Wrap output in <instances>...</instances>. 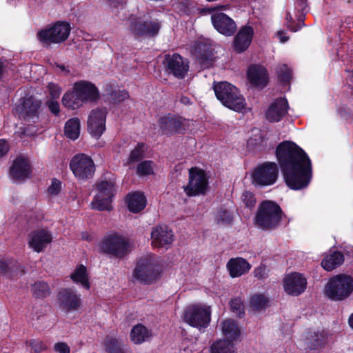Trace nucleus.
Returning a JSON list of instances; mask_svg holds the SVG:
<instances>
[{
  "instance_id": "obj_1",
  "label": "nucleus",
  "mask_w": 353,
  "mask_h": 353,
  "mask_svg": "<svg viewBox=\"0 0 353 353\" xmlns=\"http://www.w3.org/2000/svg\"><path fill=\"white\" fill-rule=\"evenodd\" d=\"M276 157L290 189L299 190L308 186L312 178V165L303 149L292 141H283L277 146Z\"/></svg>"
},
{
  "instance_id": "obj_2",
  "label": "nucleus",
  "mask_w": 353,
  "mask_h": 353,
  "mask_svg": "<svg viewBox=\"0 0 353 353\" xmlns=\"http://www.w3.org/2000/svg\"><path fill=\"white\" fill-rule=\"evenodd\" d=\"M212 307L201 302L188 305L181 315L182 320L189 325L199 330L208 327L211 321Z\"/></svg>"
},
{
  "instance_id": "obj_3",
  "label": "nucleus",
  "mask_w": 353,
  "mask_h": 353,
  "mask_svg": "<svg viewBox=\"0 0 353 353\" xmlns=\"http://www.w3.org/2000/svg\"><path fill=\"white\" fill-rule=\"evenodd\" d=\"M283 212L280 206L275 202H262L254 217V224L259 228L268 230L276 228L282 219Z\"/></svg>"
},
{
  "instance_id": "obj_4",
  "label": "nucleus",
  "mask_w": 353,
  "mask_h": 353,
  "mask_svg": "<svg viewBox=\"0 0 353 353\" xmlns=\"http://www.w3.org/2000/svg\"><path fill=\"white\" fill-rule=\"evenodd\" d=\"M213 88L217 99L225 106L236 112L245 109V99L235 86L225 81L215 83Z\"/></svg>"
},
{
  "instance_id": "obj_5",
  "label": "nucleus",
  "mask_w": 353,
  "mask_h": 353,
  "mask_svg": "<svg viewBox=\"0 0 353 353\" xmlns=\"http://www.w3.org/2000/svg\"><path fill=\"white\" fill-rule=\"evenodd\" d=\"M353 292V278L346 274L332 277L325 288V295L334 301L345 299Z\"/></svg>"
},
{
  "instance_id": "obj_6",
  "label": "nucleus",
  "mask_w": 353,
  "mask_h": 353,
  "mask_svg": "<svg viewBox=\"0 0 353 353\" xmlns=\"http://www.w3.org/2000/svg\"><path fill=\"white\" fill-rule=\"evenodd\" d=\"M161 272V266L159 258L150 254L139 260L133 276L137 280L147 283L156 279Z\"/></svg>"
},
{
  "instance_id": "obj_7",
  "label": "nucleus",
  "mask_w": 353,
  "mask_h": 353,
  "mask_svg": "<svg viewBox=\"0 0 353 353\" xmlns=\"http://www.w3.org/2000/svg\"><path fill=\"white\" fill-rule=\"evenodd\" d=\"M125 25L130 33L137 38L154 37L158 34L161 28L158 21H148L145 16L137 15H131Z\"/></svg>"
},
{
  "instance_id": "obj_8",
  "label": "nucleus",
  "mask_w": 353,
  "mask_h": 353,
  "mask_svg": "<svg viewBox=\"0 0 353 353\" xmlns=\"http://www.w3.org/2000/svg\"><path fill=\"white\" fill-rule=\"evenodd\" d=\"M115 192L114 182L101 181L97 183V194L90 203L93 210L110 211L112 209V198Z\"/></svg>"
},
{
  "instance_id": "obj_9",
  "label": "nucleus",
  "mask_w": 353,
  "mask_h": 353,
  "mask_svg": "<svg viewBox=\"0 0 353 353\" xmlns=\"http://www.w3.org/2000/svg\"><path fill=\"white\" fill-rule=\"evenodd\" d=\"M208 188V177L205 171L198 167L189 169L188 183L183 187L185 194L196 196L205 194Z\"/></svg>"
},
{
  "instance_id": "obj_10",
  "label": "nucleus",
  "mask_w": 353,
  "mask_h": 353,
  "mask_svg": "<svg viewBox=\"0 0 353 353\" xmlns=\"http://www.w3.org/2000/svg\"><path fill=\"white\" fill-rule=\"evenodd\" d=\"M70 30L71 28L68 23L57 22L52 26L39 31L37 33V38L43 45L59 43L68 39Z\"/></svg>"
},
{
  "instance_id": "obj_11",
  "label": "nucleus",
  "mask_w": 353,
  "mask_h": 353,
  "mask_svg": "<svg viewBox=\"0 0 353 353\" xmlns=\"http://www.w3.org/2000/svg\"><path fill=\"white\" fill-rule=\"evenodd\" d=\"M70 168L79 180H88L92 178L95 172V165L92 158L85 154H78L72 157Z\"/></svg>"
},
{
  "instance_id": "obj_12",
  "label": "nucleus",
  "mask_w": 353,
  "mask_h": 353,
  "mask_svg": "<svg viewBox=\"0 0 353 353\" xmlns=\"http://www.w3.org/2000/svg\"><path fill=\"white\" fill-rule=\"evenodd\" d=\"M279 174L277 165L274 162H266L256 168L252 174L253 183L268 186L274 184Z\"/></svg>"
},
{
  "instance_id": "obj_13",
  "label": "nucleus",
  "mask_w": 353,
  "mask_h": 353,
  "mask_svg": "<svg viewBox=\"0 0 353 353\" xmlns=\"http://www.w3.org/2000/svg\"><path fill=\"white\" fill-rule=\"evenodd\" d=\"M159 125L163 134L171 136L184 133L189 127V121L180 116L168 114L159 119Z\"/></svg>"
},
{
  "instance_id": "obj_14",
  "label": "nucleus",
  "mask_w": 353,
  "mask_h": 353,
  "mask_svg": "<svg viewBox=\"0 0 353 353\" xmlns=\"http://www.w3.org/2000/svg\"><path fill=\"white\" fill-rule=\"evenodd\" d=\"M107 114L105 108H97L90 111L87 121V129L92 137L98 139L105 131Z\"/></svg>"
},
{
  "instance_id": "obj_15",
  "label": "nucleus",
  "mask_w": 353,
  "mask_h": 353,
  "mask_svg": "<svg viewBox=\"0 0 353 353\" xmlns=\"http://www.w3.org/2000/svg\"><path fill=\"white\" fill-rule=\"evenodd\" d=\"M101 249L104 252L121 257L128 252V244L125 239L121 236L111 234L101 242Z\"/></svg>"
},
{
  "instance_id": "obj_16",
  "label": "nucleus",
  "mask_w": 353,
  "mask_h": 353,
  "mask_svg": "<svg viewBox=\"0 0 353 353\" xmlns=\"http://www.w3.org/2000/svg\"><path fill=\"white\" fill-rule=\"evenodd\" d=\"M41 101L32 97L24 98L14 109V114L20 119L28 120L38 116Z\"/></svg>"
},
{
  "instance_id": "obj_17",
  "label": "nucleus",
  "mask_w": 353,
  "mask_h": 353,
  "mask_svg": "<svg viewBox=\"0 0 353 353\" xmlns=\"http://www.w3.org/2000/svg\"><path fill=\"white\" fill-rule=\"evenodd\" d=\"M163 63L169 72L178 78H183L189 70L188 61L179 54H166Z\"/></svg>"
},
{
  "instance_id": "obj_18",
  "label": "nucleus",
  "mask_w": 353,
  "mask_h": 353,
  "mask_svg": "<svg viewBox=\"0 0 353 353\" xmlns=\"http://www.w3.org/2000/svg\"><path fill=\"white\" fill-rule=\"evenodd\" d=\"M151 241L154 248H168L174 241V233L166 225H157L152 230Z\"/></svg>"
},
{
  "instance_id": "obj_19",
  "label": "nucleus",
  "mask_w": 353,
  "mask_h": 353,
  "mask_svg": "<svg viewBox=\"0 0 353 353\" xmlns=\"http://www.w3.org/2000/svg\"><path fill=\"white\" fill-rule=\"evenodd\" d=\"M60 307L65 311L77 310L81 306V295L70 288H64L58 294Z\"/></svg>"
},
{
  "instance_id": "obj_20",
  "label": "nucleus",
  "mask_w": 353,
  "mask_h": 353,
  "mask_svg": "<svg viewBox=\"0 0 353 353\" xmlns=\"http://www.w3.org/2000/svg\"><path fill=\"white\" fill-rule=\"evenodd\" d=\"M306 286V279L300 273L289 274L285 276L283 280L284 290L290 295H299L304 292Z\"/></svg>"
},
{
  "instance_id": "obj_21",
  "label": "nucleus",
  "mask_w": 353,
  "mask_h": 353,
  "mask_svg": "<svg viewBox=\"0 0 353 353\" xmlns=\"http://www.w3.org/2000/svg\"><path fill=\"white\" fill-rule=\"evenodd\" d=\"M214 27L219 32L225 36H231L236 31L234 21L222 12H214L211 16Z\"/></svg>"
},
{
  "instance_id": "obj_22",
  "label": "nucleus",
  "mask_w": 353,
  "mask_h": 353,
  "mask_svg": "<svg viewBox=\"0 0 353 353\" xmlns=\"http://www.w3.org/2000/svg\"><path fill=\"white\" fill-rule=\"evenodd\" d=\"M73 88L84 103L96 101L99 97L98 89L90 81L84 80L77 81L73 84Z\"/></svg>"
},
{
  "instance_id": "obj_23",
  "label": "nucleus",
  "mask_w": 353,
  "mask_h": 353,
  "mask_svg": "<svg viewBox=\"0 0 353 353\" xmlns=\"http://www.w3.org/2000/svg\"><path fill=\"white\" fill-rule=\"evenodd\" d=\"M31 167L28 159L21 157H17L10 169L12 179L16 181H23L30 176Z\"/></svg>"
},
{
  "instance_id": "obj_24",
  "label": "nucleus",
  "mask_w": 353,
  "mask_h": 353,
  "mask_svg": "<svg viewBox=\"0 0 353 353\" xmlns=\"http://www.w3.org/2000/svg\"><path fill=\"white\" fill-rule=\"evenodd\" d=\"M52 240L51 234L42 229L32 232L30 235L28 245L34 252H42Z\"/></svg>"
},
{
  "instance_id": "obj_25",
  "label": "nucleus",
  "mask_w": 353,
  "mask_h": 353,
  "mask_svg": "<svg viewBox=\"0 0 353 353\" xmlns=\"http://www.w3.org/2000/svg\"><path fill=\"white\" fill-rule=\"evenodd\" d=\"M288 104L284 98L274 100L265 112L267 120L270 122H277L282 119L288 112Z\"/></svg>"
},
{
  "instance_id": "obj_26",
  "label": "nucleus",
  "mask_w": 353,
  "mask_h": 353,
  "mask_svg": "<svg viewBox=\"0 0 353 353\" xmlns=\"http://www.w3.org/2000/svg\"><path fill=\"white\" fill-rule=\"evenodd\" d=\"M254 35L253 28L249 26L242 27L234 39V48L238 52L245 50L250 45Z\"/></svg>"
},
{
  "instance_id": "obj_27",
  "label": "nucleus",
  "mask_w": 353,
  "mask_h": 353,
  "mask_svg": "<svg viewBox=\"0 0 353 353\" xmlns=\"http://www.w3.org/2000/svg\"><path fill=\"white\" fill-rule=\"evenodd\" d=\"M248 79L253 85L263 88L268 83V74L265 68L261 65H252L247 72Z\"/></svg>"
},
{
  "instance_id": "obj_28",
  "label": "nucleus",
  "mask_w": 353,
  "mask_h": 353,
  "mask_svg": "<svg viewBox=\"0 0 353 353\" xmlns=\"http://www.w3.org/2000/svg\"><path fill=\"white\" fill-rule=\"evenodd\" d=\"M221 333L225 340L234 343L241 336V329L237 323L232 319H226L221 324Z\"/></svg>"
},
{
  "instance_id": "obj_29",
  "label": "nucleus",
  "mask_w": 353,
  "mask_h": 353,
  "mask_svg": "<svg viewBox=\"0 0 353 353\" xmlns=\"http://www.w3.org/2000/svg\"><path fill=\"white\" fill-rule=\"evenodd\" d=\"M126 203L131 212L138 213L145 208L147 199L143 193L134 192L129 193L126 196Z\"/></svg>"
},
{
  "instance_id": "obj_30",
  "label": "nucleus",
  "mask_w": 353,
  "mask_h": 353,
  "mask_svg": "<svg viewBox=\"0 0 353 353\" xmlns=\"http://www.w3.org/2000/svg\"><path fill=\"white\" fill-rule=\"evenodd\" d=\"M227 268L232 277H238L248 272L251 265L244 259L238 257L230 259Z\"/></svg>"
},
{
  "instance_id": "obj_31",
  "label": "nucleus",
  "mask_w": 353,
  "mask_h": 353,
  "mask_svg": "<svg viewBox=\"0 0 353 353\" xmlns=\"http://www.w3.org/2000/svg\"><path fill=\"white\" fill-rule=\"evenodd\" d=\"M70 276L76 284L81 285L86 290L90 288V276L86 266L82 264L77 265Z\"/></svg>"
},
{
  "instance_id": "obj_32",
  "label": "nucleus",
  "mask_w": 353,
  "mask_h": 353,
  "mask_svg": "<svg viewBox=\"0 0 353 353\" xmlns=\"http://www.w3.org/2000/svg\"><path fill=\"white\" fill-rule=\"evenodd\" d=\"M327 341V334L323 330L310 332L306 337V344L310 350H316L323 346Z\"/></svg>"
},
{
  "instance_id": "obj_33",
  "label": "nucleus",
  "mask_w": 353,
  "mask_h": 353,
  "mask_svg": "<svg viewBox=\"0 0 353 353\" xmlns=\"http://www.w3.org/2000/svg\"><path fill=\"white\" fill-rule=\"evenodd\" d=\"M344 261L343 255L340 252H333L326 254L321 261V266L327 271H332L341 265Z\"/></svg>"
},
{
  "instance_id": "obj_34",
  "label": "nucleus",
  "mask_w": 353,
  "mask_h": 353,
  "mask_svg": "<svg viewBox=\"0 0 353 353\" xmlns=\"http://www.w3.org/2000/svg\"><path fill=\"white\" fill-rule=\"evenodd\" d=\"M63 105L70 110H77L81 108L84 103L77 92L72 88V90L66 92L62 97Z\"/></svg>"
},
{
  "instance_id": "obj_35",
  "label": "nucleus",
  "mask_w": 353,
  "mask_h": 353,
  "mask_svg": "<svg viewBox=\"0 0 353 353\" xmlns=\"http://www.w3.org/2000/svg\"><path fill=\"white\" fill-rule=\"evenodd\" d=\"M151 336V331L142 324L134 325L130 332V339L135 344H141Z\"/></svg>"
},
{
  "instance_id": "obj_36",
  "label": "nucleus",
  "mask_w": 353,
  "mask_h": 353,
  "mask_svg": "<svg viewBox=\"0 0 353 353\" xmlns=\"http://www.w3.org/2000/svg\"><path fill=\"white\" fill-rule=\"evenodd\" d=\"M234 343L225 339H218L210 347V353H236Z\"/></svg>"
},
{
  "instance_id": "obj_37",
  "label": "nucleus",
  "mask_w": 353,
  "mask_h": 353,
  "mask_svg": "<svg viewBox=\"0 0 353 353\" xmlns=\"http://www.w3.org/2000/svg\"><path fill=\"white\" fill-rule=\"evenodd\" d=\"M64 134L72 140L78 139L80 134V120L77 117L69 119L65 124Z\"/></svg>"
},
{
  "instance_id": "obj_38",
  "label": "nucleus",
  "mask_w": 353,
  "mask_h": 353,
  "mask_svg": "<svg viewBox=\"0 0 353 353\" xmlns=\"http://www.w3.org/2000/svg\"><path fill=\"white\" fill-rule=\"evenodd\" d=\"M194 53L198 57L200 63L205 66H207V64L205 65V61L208 60L211 61L213 56L210 48L203 43H198L195 46Z\"/></svg>"
},
{
  "instance_id": "obj_39",
  "label": "nucleus",
  "mask_w": 353,
  "mask_h": 353,
  "mask_svg": "<svg viewBox=\"0 0 353 353\" xmlns=\"http://www.w3.org/2000/svg\"><path fill=\"white\" fill-rule=\"evenodd\" d=\"M103 348L106 353H122L121 343L112 336L105 338Z\"/></svg>"
},
{
  "instance_id": "obj_40",
  "label": "nucleus",
  "mask_w": 353,
  "mask_h": 353,
  "mask_svg": "<svg viewBox=\"0 0 353 353\" xmlns=\"http://www.w3.org/2000/svg\"><path fill=\"white\" fill-rule=\"evenodd\" d=\"M250 305L253 310H261L268 305V299L263 294H256L251 297Z\"/></svg>"
},
{
  "instance_id": "obj_41",
  "label": "nucleus",
  "mask_w": 353,
  "mask_h": 353,
  "mask_svg": "<svg viewBox=\"0 0 353 353\" xmlns=\"http://www.w3.org/2000/svg\"><path fill=\"white\" fill-rule=\"evenodd\" d=\"M145 145L143 143H139L136 148L131 152L128 163L130 164L138 161L144 157Z\"/></svg>"
},
{
  "instance_id": "obj_42",
  "label": "nucleus",
  "mask_w": 353,
  "mask_h": 353,
  "mask_svg": "<svg viewBox=\"0 0 353 353\" xmlns=\"http://www.w3.org/2000/svg\"><path fill=\"white\" fill-rule=\"evenodd\" d=\"M32 292L37 297H44L50 294V288L45 282H37L32 286Z\"/></svg>"
},
{
  "instance_id": "obj_43",
  "label": "nucleus",
  "mask_w": 353,
  "mask_h": 353,
  "mask_svg": "<svg viewBox=\"0 0 353 353\" xmlns=\"http://www.w3.org/2000/svg\"><path fill=\"white\" fill-rule=\"evenodd\" d=\"M137 174L139 176H145L153 174V162L152 161H144L137 166Z\"/></svg>"
},
{
  "instance_id": "obj_44",
  "label": "nucleus",
  "mask_w": 353,
  "mask_h": 353,
  "mask_svg": "<svg viewBox=\"0 0 353 353\" xmlns=\"http://www.w3.org/2000/svg\"><path fill=\"white\" fill-rule=\"evenodd\" d=\"M241 200L246 208L252 209L255 207L256 200L254 194L250 192H245L241 196Z\"/></svg>"
},
{
  "instance_id": "obj_45",
  "label": "nucleus",
  "mask_w": 353,
  "mask_h": 353,
  "mask_svg": "<svg viewBox=\"0 0 353 353\" xmlns=\"http://www.w3.org/2000/svg\"><path fill=\"white\" fill-rule=\"evenodd\" d=\"M47 90L50 99H59L62 92L61 88L58 84L52 82L48 84Z\"/></svg>"
},
{
  "instance_id": "obj_46",
  "label": "nucleus",
  "mask_w": 353,
  "mask_h": 353,
  "mask_svg": "<svg viewBox=\"0 0 353 353\" xmlns=\"http://www.w3.org/2000/svg\"><path fill=\"white\" fill-rule=\"evenodd\" d=\"M230 308L239 316L244 314V306L241 299L236 298L231 300Z\"/></svg>"
},
{
  "instance_id": "obj_47",
  "label": "nucleus",
  "mask_w": 353,
  "mask_h": 353,
  "mask_svg": "<svg viewBox=\"0 0 353 353\" xmlns=\"http://www.w3.org/2000/svg\"><path fill=\"white\" fill-rule=\"evenodd\" d=\"M216 220L219 224L225 225L229 224L232 221V215L229 211H221L216 215Z\"/></svg>"
},
{
  "instance_id": "obj_48",
  "label": "nucleus",
  "mask_w": 353,
  "mask_h": 353,
  "mask_svg": "<svg viewBox=\"0 0 353 353\" xmlns=\"http://www.w3.org/2000/svg\"><path fill=\"white\" fill-rule=\"evenodd\" d=\"M61 189V183L57 179H53L52 183L48 188V192L50 195H57Z\"/></svg>"
},
{
  "instance_id": "obj_49",
  "label": "nucleus",
  "mask_w": 353,
  "mask_h": 353,
  "mask_svg": "<svg viewBox=\"0 0 353 353\" xmlns=\"http://www.w3.org/2000/svg\"><path fill=\"white\" fill-rule=\"evenodd\" d=\"M129 98L128 92L123 90L115 92L112 94V99L115 103L123 101Z\"/></svg>"
},
{
  "instance_id": "obj_50",
  "label": "nucleus",
  "mask_w": 353,
  "mask_h": 353,
  "mask_svg": "<svg viewBox=\"0 0 353 353\" xmlns=\"http://www.w3.org/2000/svg\"><path fill=\"white\" fill-rule=\"evenodd\" d=\"M277 72L280 78L283 81L288 80L290 77V70L288 66L285 64L279 66Z\"/></svg>"
},
{
  "instance_id": "obj_51",
  "label": "nucleus",
  "mask_w": 353,
  "mask_h": 353,
  "mask_svg": "<svg viewBox=\"0 0 353 353\" xmlns=\"http://www.w3.org/2000/svg\"><path fill=\"white\" fill-rule=\"evenodd\" d=\"M47 105L50 111L55 114L58 115L60 112V105L57 99H50L47 101Z\"/></svg>"
},
{
  "instance_id": "obj_52",
  "label": "nucleus",
  "mask_w": 353,
  "mask_h": 353,
  "mask_svg": "<svg viewBox=\"0 0 353 353\" xmlns=\"http://www.w3.org/2000/svg\"><path fill=\"white\" fill-rule=\"evenodd\" d=\"M54 350L57 353H70V348L65 343L63 342L57 343L54 346Z\"/></svg>"
},
{
  "instance_id": "obj_53",
  "label": "nucleus",
  "mask_w": 353,
  "mask_h": 353,
  "mask_svg": "<svg viewBox=\"0 0 353 353\" xmlns=\"http://www.w3.org/2000/svg\"><path fill=\"white\" fill-rule=\"evenodd\" d=\"M31 347L36 352H40L47 348V346L41 341H34L31 342Z\"/></svg>"
},
{
  "instance_id": "obj_54",
  "label": "nucleus",
  "mask_w": 353,
  "mask_h": 353,
  "mask_svg": "<svg viewBox=\"0 0 353 353\" xmlns=\"http://www.w3.org/2000/svg\"><path fill=\"white\" fill-rule=\"evenodd\" d=\"M254 276L258 279H263L266 275V268L264 266H259L254 270Z\"/></svg>"
},
{
  "instance_id": "obj_55",
  "label": "nucleus",
  "mask_w": 353,
  "mask_h": 353,
  "mask_svg": "<svg viewBox=\"0 0 353 353\" xmlns=\"http://www.w3.org/2000/svg\"><path fill=\"white\" fill-rule=\"evenodd\" d=\"M9 150V145L5 140H0V157L5 155Z\"/></svg>"
},
{
  "instance_id": "obj_56",
  "label": "nucleus",
  "mask_w": 353,
  "mask_h": 353,
  "mask_svg": "<svg viewBox=\"0 0 353 353\" xmlns=\"http://www.w3.org/2000/svg\"><path fill=\"white\" fill-rule=\"evenodd\" d=\"M277 37L279 38L280 42L285 43L288 41V37H287L286 33L283 31H279L276 34Z\"/></svg>"
},
{
  "instance_id": "obj_57",
  "label": "nucleus",
  "mask_w": 353,
  "mask_h": 353,
  "mask_svg": "<svg viewBox=\"0 0 353 353\" xmlns=\"http://www.w3.org/2000/svg\"><path fill=\"white\" fill-rule=\"evenodd\" d=\"M228 6L226 5H224V6H218V7H212L210 8V10L211 12H215L217 10H226L228 8Z\"/></svg>"
},
{
  "instance_id": "obj_58",
  "label": "nucleus",
  "mask_w": 353,
  "mask_h": 353,
  "mask_svg": "<svg viewBox=\"0 0 353 353\" xmlns=\"http://www.w3.org/2000/svg\"><path fill=\"white\" fill-rule=\"evenodd\" d=\"M110 1L111 2V5H114V6H116V5H114L115 1H118L119 3H124L125 0H110Z\"/></svg>"
},
{
  "instance_id": "obj_59",
  "label": "nucleus",
  "mask_w": 353,
  "mask_h": 353,
  "mask_svg": "<svg viewBox=\"0 0 353 353\" xmlns=\"http://www.w3.org/2000/svg\"><path fill=\"white\" fill-rule=\"evenodd\" d=\"M349 324L352 328H353V314L349 318Z\"/></svg>"
},
{
  "instance_id": "obj_60",
  "label": "nucleus",
  "mask_w": 353,
  "mask_h": 353,
  "mask_svg": "<svg viewBox=\"0 0 353 353\" xmlns=\"http://www.w3.org/2000/svg\"><path fill=\"white\" fill-rule=\"evenodd\" d=\"M57 68H59L60 69V70H61V71H62V72H65V71L66 72H68V70H66L65 67L64 65H57Z\"/></svg>"
},
{
  "instance_id": "obj_61",
  "label": "nucleus",
  "mask_w": 353,
  "mask_h": 353,
  "mask_svg": "<svg viewBox=\"0 0 353 353\" xmlns=\"http://www.w3.org/2000/svg\"><path fill=\"white\" fill-rule=\"evenodd\" d=\"M288 28L293 32H296L298 30V28H294L292 27H291L290 25H288Z\"/></svg>"
},
{
  "instance_id": "obj_62",
  "label": "nucleus",
  "mask_w": 353,
  "mask_h": 353,
  "mask_svg": "<svg viewBox=\"0 0 353 353\" xmlns=\"http://www.w3.org/2000/svg\"><path fill=\"white\" fill-rule=\"evenodd\" d=\"M182 101L183 103H187L188 99H183Z\"/></svg>"
}]
</instances>
